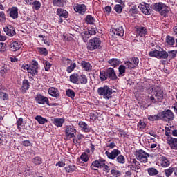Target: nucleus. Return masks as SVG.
Returning <instances> with one entry per match:
<instances>
[{"mask_svg": "<svg viewBox=\"0 0 177 177\" xmlns=\"http://www.w3.org/2000/svg\"><path fill=\"white\" fill-rule=\"evenodd\" d=\"M35 120H36V121L38 122L41 125H44V124H46V122H48V119L43 118L41 115H37L35 118Z\"/></svg>", "mask_w": 177, "mask_h": 177, "instance_id": "c85d7f7f", "label": "nucleus"}, {"mask_svg": "<svg viewBox=\"0 0 177 177\" xmlns=\"http://www.w3.org/2000/svg\"><path fill=\"white\" fill-rule=\"evenodd\" d=\"M70 81L73 82V84H77L79 81V76H77L75 75H72L70 76Z\"/></svg>", "mask_w": 177, "mask_h": 177, "instance_id": "603ef678", "label": "nucleus"}, {"mask_svg": "<svg viewBox=\"0 0 177 177\" xmlns=\"http://www.w3.org/2000/svg\"><path fill=\"white\" fill-rule=\"evenodd\" d=\"M0 99L1 100H8L9 96L6 93L0 92Z\"/></svg>", "mask_w": 177, "mask_h": 177, "instance_id": "680f3d73", "label": "nucleus"}, {"mask_svg": "<svg viewBox=\"0 0 177 177\" xmlns=\"http://www.w3.org/2000/svg\"><path fill=\"white\" fill-rule=\"evenodd\" d=\"M97 93L100 96H104V99L109 100L111 97V95H113V89L105 85L97 89Z\"/></svg>", "mask_w": 177, "mask_h": 177, "instance_id": "20e7f679", "label": "nucleus"}, {"mask_svg": "<svg viewBox=\"0 0 177 177\" xmlns=\"http://www.w3.org/2000/svg\"><path fill=\"white\" fill-rule=\"evenodd\" d=\"M17 129L21 131V127H23V118H19L17 121Z\"/></svg>", "mask_w": 177, "mask_h": 177, "instance_id": "5fc2aeb1", "label": "nucleus"}, {"mask_svg": "<svg viewBox=\"0 0 177 177\" xmlns=\"http://www.w3.org/2000/svg\"><path fill=\"white\" fill-rule=\"evenodd\" d=\"M87 32H88V35H90V37L91 35H96V28H91L87 30Z\"/></svg>", "mask_w": 177, "mask_h": 177, "instance_id": "338daca9", "label": "nucleus"}, {"mask_svg": "<svg viewBox=\"0 0 177 177\" xmlns=\"http://www.w3.org/2000/svg\"><path fill=\"white\" fill-rule=\"evenodd\" d=\"M22 89L23 91H28L30 89V82L27 80H24L22 82Z\"/></svg>", "mask_w": 177, "mask_h": 177, "instance_id": "f704fd0d", "label": "nucleus"}, {"mask_svg": "<svg viewBox=\"0 0 177 177\" xmlns=\"http://www.w3.org/2000/svg\"><path fill=\"white\" fill-rule=\"evenodd\" d=\"M167 54H168V57L169 59H175V57H176L177 50H174L169 51Z\"/></svg>", "mask_w": 177, "mask_h": 177, "instance_id": "a18cd8bd", "label": "nucleus"}, {"mask_svg": "<svg viewBox=\"0 0 177 177\" xmlns=\"http://www.w3.org/2000/svg\"><path fill=\"white\" fill-rule=\"evenodd\" d=\"M79 82L82 84L85 85V84L88 83V78L85 75H82L79 76Z\"/></svg>", "mask_w": 177, "mask_h": 177, "instance_id": "e433bc0d", "label": "nucleus"}, {"mask_svg": "<svg viewBox=\"0 0 177 177\" xmlns=\"http://www.w3.org/2000/svg\"><path fill=\"white\" fill-rule=\"evenodd\" d=\"M80 160L84 162H88L89 160V156L86 153L84 152L80 156Z\"/></svg>", "mask_w": 177, "mask_h": 177, "instance_id": "79ce46f5", "label": "nucleus"}, {"mask_svg": "<svg viewBox=\"0 0 177 177\" xmlns=\"http://www.w3.org/2000/svg\"><path fill=\"white\" fill-rule=\"evenodd\" d=\"M37 50L40 53V55H43V56H48V50L46 48L39 47L37 48Z\"/></svg>", "mask_w": 177, "mask_h": 177, "instance_id": "a19ab883", "label": "nucleus"}, {"mask_svg": "<svg viewBox=\"0 0 177 177\" xmlns=\"http://www.w3.org/2000/svg\"><path fill=\"white\" fill-rule=\"evenodd\" d=\"M74 10L77 12V13H80V15H84L86 12V6L85 4H77Z\"/></svg>", "mask_w": 177, "mask_h": 177, "instance_id": "f3484780", "label": "nucleus"}, {"mask_svg": "<svg viewBox=\"0 0 177 177\" xmlns=\"http://www.w3.org/2000/svg\"><path fill=\"white\" fill-rule=\"evenodd\" d=\"M113 31L115 35H117L118 37H124V28L122 26H119V27L113 29Z\"/></svg>", "mask_w": 177, "mask_h": 177, "instance_id": "b1692460", "label": "nucleus"}, {"mask_svg": "<svg viewBox=\"0 0 177 177\" xmlns=\"http://www.w3.org/2000/svg\"><path fill=\"white\" fill-rule=\"evenodd\" d=\"M111 174L113 176H116V177H118V176H121V171H118V170H115V169L111 170Z\"/></svg>", "mask_w": 177, "mask_h": 177, "instance_id": "e2e57ef3", "label": "nucleus"}, {"mask_svg": "<svg viewBox=\"0 0 177 177\" xmlns=\"http://www.w3.org/2000/svg\"><path fill=\"white\" fill-rule=\"evenodd\" d=\"M108 63L113 67H117L118 66H120V64H121V61H120V59L117 58H113L109 60Z\"/></svg>", "mask_w": 177, "mask_h": 177, "instance_id": "cd10ccee", "label": "nucleus"}, {"mask_svg": "<svg viewBox=\"0 0 177 177\" xmlns=\"http://www.w3.org/2000/svg\"><path fill=\"white\" fill-rule=\"evenodd\" d=\"M38 74V62L37 61H32V64L29 66L28 71V75L30 80H32L34 75Z\"/></svg>", "mask_w": 177, "mask_h": 177, "instance_id": "423d86ee", "label": "nucleus"}, {"mask_svg": "<svg viewBox=\"0 0 177 177\" xmlns=\"http://www.w3.org/2000/svg\"><path fill=\"white\" fill-rule=\"evenodd\" d=\"M53 124L55 125V127H57L58 128H61V127H63V124H64V118H55L52 120Z\"/></svg>", "mask_w": 177, "mask_h": 177, "instance_id": "aec40b11", "label": "nucleus"}, {"mask_svg": "<svg viewBox=\"0 0 177 177\" xmlns=\"http://www.w3.org/2000/svg\"><path fill=\"white\" fill-rule=\"evenodd\" d=\"M116 161L118 164H125V157L122 155H119L116 158Z\"/></svg>", "mask_w": 177, "mask_h": 177, "instance_id": "49530a36", "label": "nucleus"}, {"mask_svg": "<svg viewBox=\"0 0 177 177\" xmlns=\"http://www.w3.org/2000/svg\"><path fill=\"white\" fill-rule=\"evenodd\" d=\"M85 21L87 24H95V21H96V20L92 15H87L85 17Z\"/></svg>", "mask_w": 177, "mask_h": 177, "instance_id": "2f4dec72", "label": "nucleus"}, {"mask_svg": "<svg viewBox=\"0 0 177 177\" xmlns=\"http://www.w3.org/2000/svg\"><path fill=\"white\" fill-rule=\"evenodd\" d=\"M78 125L80 128H81V130L84 131V132H91V127H89V126H88L85 122H80Z\"/></svg>", "mask_w": 177, "mask_h": 177, "instance_id": "393cba45", "label": "nucleus"}, {"mask_svg": "<svg viewBox=\"0 0 177 177\" xmlns=\"http://www.w3.org/2000/svg\"><path fill=\"white\" fill-rule=\"evenodd\" d=\"M160 164L162 168H167L171 165V160L165 156H162L160 158Z\"/></svg>", "mask_w": 177, "mask_h": 177, "instance_id": "dca6fc26", "label": "nucleus"}, {"mask_svg": "<svg viewBox=\"0 0 177 177\" xmlns=\"http://www.w3.org/2000/svg\"><path fill=\"white\" fill-rule=\"evenodd\" d=\"M138 9L144 13V15H146L147 16H149L151 15V8H150V5L149 4H139Z\"/></svg>", "mask_w": 177, "mask_h": 177, "instance_id": "9d476101", "label": "nucleus"}, {"mask_svg": "<svg viewBox=\"0 0 177 177\" xmlns=\"http://www.w3.org/2000/svg\"><path fill=\"white\" fill-rule=\"evenodd\" d=\"M118 70H119V74L120 75H122V74H124L125 73V70H126V68H125V66L124 65H120L118 68Z\"/></svg>", "mask_w": 177, "mask_h": 177, "instance_id": "69168bd1", "label": "nucleus"}, {"mask_svg": "<svg viewBox=\"0 0 177 177\" xmlns=\"http://www.w3.org/2000/svg\"><path fill=\"white\" fill-rule=\"evenodd\" d=\"M106 162V160H104L103 159H100V160H97L95 161H93L92 162L91 168V169H94L95 171H96V169H94L93 167L95 168H103V167H104V162Z\"/></svg>", "mask_w": 177, "mask_h": 177, "instance_id": "ddd939ff", "label": "nucleus"}, {"mask_svg": "<svg viewBox=\"0 0 177 177\" xmlns=\"http://www.w3.org/2000/svg\"><path fill=\"white\" fill-rule=\"evenodd\" d=\"M6 21V15L3 11H0V23H5Z\"/></svg>", "mask_w": 177, "mask_h": 177, "instance_id": "4d7b16f0", "label": "nucleus"}, {"mask_svg": "<svg viewBox=\"0 0 177 177\" xmlns=\"http://www.w3.org/2000/svg\"><path fill=\"white\" fill-rule=\"evenodd\" d=\"M31 5H33L34 8L35 9V10H39V9L41 8V2L35 0L33 1V3H32Z\"/></svg>", "mask_w": 177, "mask_h": 177, "instance_id": "864d4df0", "label": "nucleus"}, {"mask_svg": "<svg viewBox=\"0 0 177 177\" xmlns=\"http://www.w3.org/2000/svg\"><path fill=\"white\" fill-rule=\"evenodd\" d=\"M147 172L150 176H156V175H158V170L154 167L149 168Z\"/></svg>", "mask_w": 177, "mask_h": 177, "instance_id": "473e14b6", "label": "nucleus"}, {"mask_svg": "<svg viewBox=\"0 0 177 177\" xmlns=\"http://www.w3.org/2000/svg\"><path fill=\"white\" fill-rule=\"evenodd\" d=\"M75 67H77V64H75V62H72L71 64H69V66L66 68L67 73H73V71H74V68H75Z\"/></svg>", "mask_w": 177, "mask_h": 177, "instance_id": "4c0bfd02", "label": "nucleus"}, {"mask_svg": "<svg viewBox=\"0 0 177 177\" xmlns=\"http://www.w3.org/2000/svg\"><path fill=\"white\" fill-rule=\"evenodd\" d=\"M75 133H77V129L73 125H67L65 128V136L67 139H71L75 138Z\"/></svg>", "mask_w": 177, "mask_h": 177, "instance_id": "6e6552de", "label": "nucleus"}, {"mask_svg": "<svg viewBox=\"0 0 177 177\" xmlns=\"http://www.w3.org/2000/svg\"><path fill=\"white\" fill-rule=\"evenodd\" d=\"M65 171L68 172V174H71L72 172H75V166L74 165H69L65 167Z\"/></svg>", "mask_w": 177, "mask_h": 177, "instance_id": "09e8293b", "label": "nucleus"}, {"mask_svg": "<svg viewBox=\"0 0 177 177\" xmlns=\"http://www.w3.org/2000/svg\"><path fill=\"white\" fill-rule=\"evenodd\" d=\"M167 145L172 150H177V138L174 137H167Z\"/></svg>", "mask_w": 177, "mask_h": 177, "instance_id": "9b49d317", "label": "nucleus"}, {"mask_svg": "<svg viewBox=\"0 0 177 177\" xmlns=\"http://www.w3.org/2000/svg\"><path fill=\"white\" fill-rule=\"evenodd\" d=\"M136 32L139 37H145L147 34V30L143 26H137Z\"/></svg>", "mask_w": 177, "mask_h": 177, "instance_id": "4be33fe9", "label": "nucleus"}, {"mask_svg": "<svg viewBox=\"0 0 177 177\" xmlns=\"http://www.w3.org/2000/svg\"><path fill=\"white\" fill-rule=\"evenodd\" d=\"M81 35L84 41H88V39H89V38L91 37L88 30L82 32Z\"/></svg>", "mask_w": 177, "mask_h": 177, "instance_id": "8fccbe9b", "label": "nucleus"}, {"mask_svg": "<svg viewBox=\"0 0 177 177\" xmlns=\"http://www.w3.org/2000/svg\"><path fill=\"white\" fill-rule=\"evenodd\" d=\"M148 120L149 121H158L161 120V115L160 113H158L157 115H150L148 116Z\"/></svg>", "mask_w": 177, "mask_h": 177, "instance_id": "c756f323", "label": "nucleus"}, {"mask_svg": "<svg viewBox=\"0 0 177 177\" xmlns=\"http://www.w3.org/2000/svg\"><path fill=\"white\" fill-rule=\"evenodd\" d=\"M158 59H168V53L167 51H159Z\"/></svg>", "mask_w": 177, "mask_h": 177, "instance_id": "58836bf2", "label": "nucleus"}, {"mask_svg": "<svg viewBox=\"0 0 177 177\" xmlns=\"http://www.w3.org/2000/svg\"><path fill=\"white\" fill-rule=\"evenodd\" d=\"M153 10H155L156 12H160L161 16H164V17H167L169 12V8L161 2L156 3L153 5Z\"/></svg>", "mask_w": 177, "mask_h": 177, "instance_id": "7ed1b4c3", "label": "nucleus"}, {"mask_svg": "<svg viewBox=\"0 0 177 177\" xmlns=\"http://www.w3.org/2000/svg\"><path fill=\"white\" fill-rule=\"evenodd\" d=\"M130 168L132 171H138V169H140V163L134 159L133 163L130 165Z\"/></svg>", "mask_w": 177, "mask_h": 177, "instance_id": "bb28decb", "label": "nucleus"}, {"mask_svg": "<svg viewBox=\"0 0 177 177\" xmlns=\"http://www.w3.org/2000/svg\"><path fill=\"white\" fill-rule=\"evenodd\" d=\"M57 15L59 16V17H64V19H67L68 17V12L66 11V10L58 8L57 10Z\"/></svg>", "mask_w": 177, "mask_h": 177, "instance_id": "a878e982", "label": "nucleus"}, {"mask_svg": "<svg viewBox=\"0 0 177 177\" xmlns=\"http://www.w3.org/2000/svg\"><path fill=\"white\" fill-rule=\"evenodd\" d=\"M136 158H137L138 161L146 164L148 160L147 158H149V153L142 149H140L136 153Z\"/></svg>", "mask_w": 177, "mask_h": 177, "instance_id": "0eeeda50", "label": "nucleus"}, {"mask_svg": "<svg viewBox=\"0 0 177 177\" xmlns=\"http://www.w3.org/2000/svg\"><path fill=\"white\" fill-rule=\"evenodd\" d=\"M35 101L38 104H47V106H50L49 104V99L41 94H37L35 97Z\"/></svg>", "mask_w": 177, "mask_h": 177, "instance_id": "1a4fd4ad", "label": "nucleus"}, {"mask_svg": "<svg viewBox=\"0 0 177 177\" xmlns=\"http://www.w3.org/2000/svg\"><path fill=\"white\" fill-rule=\"evenodd\" d=\"M53 6L63 8L64 6V0H53Z\"/></svg>", "mask_w": 177, "mask_h": 177, "instance_id": "7c9ffc66", "label": "nucleus"}, {"mask_svg": "<svg viewBox=\"0 0 177 177\" xmlns=\"http://www.w3.org/2000/svg\"><path fill=\"white\" fill-rule=\"evenodd\" d=\"M0 52L1 53L6 52V44L2 42L0 43Z\"/></svg>", "mask_w": 177, "mask_h": 177, "instance_id": "0e129e2a", "label": "nucleus"}, {"mask_svg": "<svg viewBox=\"0 0 177 177\" xmlns=\"http://www.w3.org/2000/svg\"><path fill=\"white\" fill-rule=\"evenodd\" d=\"M32 162H34L35 165H41V164H42V158L37 156L33 158Z\"/></svg>", "mask_w": 177, "mask_h": 177, "instance_id": "3c124183", "label": "nucleus"}, {"mask_svg": "<svg viewBox=\"0 0 177 177\" xmlns=\"http://www.w3.org/2000/svg\"><path fill=\"white\" fill-rule=\"evenodd\" d=\"M106 156L109 158V160H114L115 158L118 157L121 154L120 150L115 149L111 152L106 151Z\"/></svg>", "mask_w": 177, "mask_h": 177, "instance_id": "f8f14e48", "label": "nucleus"}, {"mask_svg": "<svg viewBox=\"0 0 177 177\" xmlns=\"http://www.w3.org/2000/svg\"><path fill=\"white\" fill-rule=\"evenodd\" d=\"M172 174H174V167H170L168 169H166L165 170V175L166 177H169L171 176V175H172Z\"/></svg>", "mask_w": 177, "mask_h": 177, "instance_id": "37998d69", "label": "nucleus"}, {"mask_svg": "<svg viewBox=\"0 0 177 177\" xmlns=\"http://www.w3.org/2000/svg\"><path fill=\"white\" fill-rule=\"evenodd\" d=\"M21 48V44L19 41H14L10 46V50L12 52H17Z\"/></svg>", "mask_w": 177, "mask_h": 177, "instance_id": "6ab92c4d", "label": "nucleus"}, {"mask_svg": "<svg viewBox=\"0 0 177 177\" xmlns=\"http://www.w3.org/2000/svg\"><path fill=\"white\" fill-rule=\"evenodd\" d=\"M131 61L133 64H132V62L124 63L126 67H127L130 70H132V68H135V67H136V66L139 64V59H138V57L132 58Z\"/></svg>", "mask_w": 177, "mask_h": 177, "instance_id": "2eb2a0df", "label": "nucleus"}, {"mask_svg": "<svg viewBox=\"0 0 177 177\" xmlns=\"http://www.w3.org/2000/svg\"><path fill=\"white\" fill-rule=\"evenodd\" d=\"M106 74L109 80H117V75L112 68H109L106 71Z\"/></svg>", "mask_w": 177, "mask_h": 177, "instance_id": "412c9836", "label": "nucleus"}, {"mask_svg": "<svg viewBox=\"0 0 177 177\" xmlns=\"http://www.w3.org/2000/svg\"><path fill=\"white\" fill-rule=\"evenodd\" d=\"M44 68L46 71H49L50 67H52V64H50L49 62L48 61H44Z\"/></svg>", "mask_w": 177, "mask_h": 177, "instance_id": "bf43d9fd", "label": "nucleus"}, {"mask_svg": "<svg viewBox=\"0 0 177 177\" xmlns=\"http://www.w3.org/2000/svg\"><path fill=\"white\" fill-rule=\"evenodd\" d=\"M159 52H160V50H158L150 51L149 53V56H150L151 57H156L157 59H158Z\"/></svg>", "mask_w": 177, "mask_h": 177, "instance_id": "de8ad7c7", "label": "nucleus"}, {"mask_svg": "<svg viewBox=\"0 0 177 177\" xmlns=\"http://www.w3.org/2000/svg\"><path fill=\"white\" fill-rule=\"evenodd\" d=\"M129 12H130V13H131V15H136V14H138V8H136V6H133L130 8Z\"/></svg>", "mask_w": 177, "mask_h": 177, "instance_id": "774afa93", "label": "nucleus"}, {"mask_svg": "<svg viewBox=\"0 0 177 177\" xmlns=\"http://www.w3.org/2000/svg\"><path fill=\"white\" fill-rule=\"evenodd\" d=\"M166 42L167 45L172 46L174 44H175V39L171 36H167L166 37Z\"/></svg>", "mask_w": 177, "mask_h": 177, "instance_id": "c03bdc74", "label": "nucleus"}, {"mask_svg": "<svg viewBox=\"0 0 177 177\" xmlns=\"http://www.w3.org/2000/svg\"><path fill=\"white\" fill-rule=\"evenodd\" d=\"M82 67L86 71H91V70H92V66H91V64H89L87 62H82Z\"/></svg>", "mask_w": 177, "mask_h": 177, "instance_id": "72a5a7b5", "label": "nucleus"}, {"mask_svg": "<svg viewBox=\"0 0 177 177\" xmlns=\"http://www.w3.org/2000/svg\"><path fill=\"white\" fill-rule=\"evenodd\" d=\"M102 48V40L99 37H93L89 40L88 44L87 46L88 50L91 52L100 49Z\"/></svg>", "mask_w": 177, "mask_h": 177, "instance_id": "f03ea898", "label": "nucleus"}, {"mask_svg": "<svg viewBox=\"0 0 177 177\" xmlns=\"http://www.w3.org/2000/svg\"><path fill=\"white\" fill-rule=\"evenodd\" d=\"M114 10L117 12V13H121L122 12V6L120 5V4H116L114 7Z\"/></svg>", "mask_w": 177, "mask_h": 177, "instance_id": "052dcab7", "label": "nucleus"}, {"mask_svg": "<svg viewBox=\"0 0 177 177\" xmlns=\"http://www.w3.org/2000/svg\"><path fill=\"white\" fill-rule=\"evenodd\" d=\"M62 63H63L64 66H65V67H67V66H68L69 64L73 63V61H71L68 58L64 57L62 59Z\"/></svg>", "mask_w": 177, "mask_h": 177, "instance_id": "13d9d810", "label": "nucleus"}, {"mask_svg": "<svg viewBox=\"0 0 177 177\" xmlns=\"http://www.w3.org/2000/svg\"><path fill=\"white\" fill-rule=\"evenodd\" d=\"M4 32L8 37H13L16 34L15 27L12 26V25H7L4 28Z\"/></svg>", "mask_w": 177, "mask_h": 177, "instance_id": "4468645a", "label": "nucleus"}, {"mask_svg": "<svg viewBox=\"0 0 177 177\" xmlns=\"http://www.w3.org/2000/svg\"><path fill=\"white\" fill-rule=\"evenodd\" d=\"M66 95L71 99H74V97H75V92L71 89H67L66 91Z\"/></svg>", "mask_w": 177, "mask_h": 177, "instance_id": "c9c22d12", "label": "nucleus"}, {"mask_svg": "<svg viewBox=\"0 0 177 177\" xmlns=\"http://www.w3.org/2000/svg\"><path fill=\"white\" fill-rule=\"evenodd\" d=\"M48 93L50 96H53V97H59V96H60V92L55 87L50 88L48 89Z\"/></svg>", "mask_w": 177, "mask_h": 177, "instance_id": "5701e85b", "label": "nucleus"}, {"mask_svg": "<svg viewBox=\"0 0 177 177\" xmlns=\"http://www.w3.org/2000/svg\"><path fill=\"white\" fill-rule=\"evenodd\" d=\"M152 95L149 97L151 103H157V102H162L164 99V91L160 86H154L152 88Z\"/></svg>", "mask_w": 177, "mask_h": 177, "instance_id": "f257e3e1", "label": "nucleus"}, {"mask_svg": "<svg viewBox=\"0 0 177 177\" xmlns=\"http://www.w3.org/2000/svg\"><path fill=\"white\" fill-rule=\"evenodd\" d=\"M175 115H174V113L169 109L160 112V119L162 120V121L169 122V121H173Z\"/></svg>", "mask_w": 177, "mask_h": 177, "instance_id": "39448f33", "label": "nucleus"}, {"mask_svg": "<svg viewBox=\"0 0 177 177\" xmlns=\"http://www.w3.org/2000/svg\"><path fill=\"white\" fill-rule=\"evenodd\" d=\"M10 17L12 19H17L19 17V8L17 7H12L9 9Z\"/></svg>", "mask_w": 177, "mask_h": 177, "instance_id": "a211bd4d", "label": "nucleus"}, {"mask_svg": "<svg viewBox=\"0 0 177 177\" xmlns=\"http://www.w3.org/2000/svg\"><path fill=\"white\" fill-rule=\"evenodd\" d=\"M138 128L140 131H143L146 128V123L140 120L138 124Z\"/></svg>", "mask_w": 177, "mask_h": 177, "instance_id": "6e6d98bb", "label": "nucleus"}, {"mask_svg": "<svg viewBox=\"0 0 177 177\" xmlns=\"http://www.w3.org/2000/svg\"><path fill=\"white\" fill-rule=\"evenodd\" d=\"M100 78L101 81H106V80H107V78H109V77L107 76V72L104 71H100Z\"/></svg>", "mask_w": 177, "mask_h": 177, "instance_id": "ea45409f", "label": "nucleus"}]
</instances>
